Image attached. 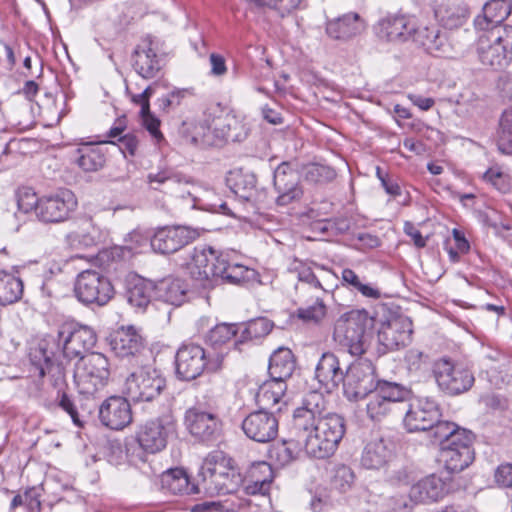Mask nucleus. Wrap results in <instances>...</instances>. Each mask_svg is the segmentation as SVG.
Segmentation results:
<instances>
[{
    "label": "nucleus",
    "mask_w": 512,
    "mask_h": 512,
    "mask_svg": "<svg viewBox=\"0 0 512 512\" xmlns=\"http://www.w3.org/2000/svg\"><path fill=\"white\" fill-rule=\"evenodd\" d=\"M328 401L325 396L317 391H310L305 395L302 406L295 409L292 421V431L307 429L318 420L330 415H338L332 413L328 409Z\"/></svg>",
    "instance_id": "obj_21"
},
{
    "label": "nucleus",
    "mask_w": 512,
    "mask_h": 512,
    "mask_svg": "<svg viewBox=\"0 0 512 512\" xmlns=\"http://www.w3.org/2000/svg\"><path fill=\"white\" fill-rule=\"evenodd\" d=\"M379 38L389 42H404L412 38L416 31V21L411 16L387 15L380 19L375 27Z\"/></svg>",
    "instance_id": "obj_25"
},
{
    "label": "nucleus",
    "mask_w": 512,
    "mask_h": 512,
    "mask_svg": "<svg viewBox=\"0 0 512 512\" xmlns=\"http://www.w3.org/2000/svg\"><path fill=\"white\" fill-rule=\"evenodd\" d=\"M74 292L85 305H106L114 295V288L104 274L97 270H84L77 275Z\"/></svg>",
    "instance_id": "obj_12"
},
{
    "label": "nucleus",
    "mask_w": 512,
    "mask_h": 512,
    "mask_svg": "<svg viewBox=\"0 0 512 512\" xmlns=\"http://www.w3.org/2000/svg\"><path fill=\"white\" fill-rule=\"evenodd\" d=\"M477 52L483 65L495 70L507 67L512 61V27L481 35Z\"/></svg>",
    "instance_id": "obj_10"
},
{
    "label": "nucleus",
    "mask_w": 512,
    "mask_h": 512,
    "mask_svg": "<svg viewBox=\"0 0 512 512\" xmlns=\"http://www.w3.org/2000/svg\"><path fill=\"white\" fill-rule=\"evenodd\" d=\"M294 369L295 361L290 349L280 347L270 356L268 373L271 380L285 383L291 377Z\"/></svg>",
    "instance_id": "obj_40"
},
{
    "label": "nucleus",
    "mask_w": 512,
    "mask_h": 512,
    "mask_svg": "<svg viewBox=\"0 0 512 512\" xmlns=\"http://www.w3.org/2000/svg\"><path fill=\"white\" fill-rule=\"evenodd\" d=\"M498 147L502 153L512 154V110L504 111L501 116Z\"/></svg>",
    "instance_id": "obj_52"
},
{
    "label": "nucleus",
    "mask_w": 512,
    "mask_h": 512,
    "mask_svg": "<svg viewBox=\"0 0 512 512\" xmlns=\"http://www.w3.org/2000/svg\"><path fill=\"white\" fill-rule=\"evenodd\" d=\"M429 432V437L432 439L434 443H438L440 449L444 447V444L448 442V440H452L453 436H462V433H467L466 429H462L458 427L455 423L448 421H438L427 430Z\"/></svg>",
    "instance_id": "obj_46"
},
{
    "label": "nucleus",
    "mask_w": 512,
    "mask_h": 512,
    "mask_svg": "<svg viewBox=\"0 0 512 512\" xmlns=\"http://www.w3.org/2000/svg\"><path fill=\"white\" fill-rule=\"evenodd\" d=\"M63 356L68 360L80 359L94 348L97 334L90 326L70 322L63 324L58 331Z\"/></svg>",
    "instance_id": "obj_14"
},
{
    "label": "nucleus",
    "mask_w": 512,
    "mask_h": 512,
    "mask_svg": "<svg viewBox=\"0 0 512 512\" xmlns=\"http://www.w3.org/2000/svg\"><path fill=\"white\" fill-rule=\"evenodd\" d=\"M227 183L236 195L249 200L256 189V176L243 168L234 169L229 172Z\"/></svg>",
    "instance_id": "obj_43"
},
{
    "label": "nucleus",
    "mask_w": 512,
    "mask_h": 512,
    "mask_svg": "<svg viewBox=\"0 0 512 512\" xmlns=\"http://www.w3.org/2000/svg\"><path fill=\"white\" fill-rule=\"evenodd\" d=\"M484 179L504 194L510 192L512 188L509 176L499 167L489 168L484 174Z\"/></svg>",
    "instance_id": "obj_58"
},
{
    "label": "nucleus",
    "mask_w": 512,
    "mask_h": 512,
    "mask_svg": "<svg viewBox=\"0 0 512 512\" xmlns=\"http://www.w3.org/2000/svg\"><path fill=\"white\" fill-rule=\"evenodd\" d=\"M412 332V322L408 317H392L382 323L378 331V341L387 350H397L410 343Z\"/></svg>",
    "instance_id": "obj_24"
},
{
    "label": "nucleus",
    "mask_w": 512,
    "mask_h": 512,
    "mask_svg": "<svg viewBox=\"0 0 512 512\" xmlns=\"http://www.w3.org/2000/svg\"><path fill=\"white\" fill-rule=\"evenodd\" d=\"M272 324L265 318H259L251 321L246 327V333L250 338H258L269 334Z\"/></svg>",
    "instance_id": "obj_62"
},
{
    "label": "nucleus",
    "mask_w": 512,
    "mask_h": 512,
    "mask_svg": "<svg viewBox=\"0 0 512 512\" xmlns=\"http://www.w3.org/2000/svg\"><path fill=\"white\" fill-rule=\"evenodd\" d=\"M256 8L275 9L283 17L297 9L302 0H244Z\"/></svg>",
    "instance_id": "obj_55"
},
{
    "label": "nucleus",
    "mask_w": 512,
    "mask_h": 512,
    "mask_svg": "<svg viewBox=\"0 0 512 512\" xmlns=\"http://www.w3.org/2000/svg\"><path fill=\"white\" fill-rule=\"evenodd\" d=\"M99 419L104 426L112 430L125 428L132 421L128 400L120 396L109 397L100 406Z\"/></svg>",
    "instance_id": "obj_27"
},
{
    "label": "nucleus",
    "mask_w": 512,
    "mask_h": 512,
    "mask_svg": "<svg viewBox=\"0 0 512 512\" xmlns=\"http://www.w3.org/2000/svg\"><path fill=\"white\" fill-rule=\"evenodd\" d=\"M412 392L396 382L379 381L373 391L363 399L366 401V412L372 421H381L390 414L403 412L406 402L411 400Z\"/></svg>",
    "instance_id": "obj_4"
},
{
    "label": "nucleus",
    "mask_w": 512,
    "mask_h": 512,
    "mask_svg": "<svg viewBox=\"0 0 512 512\" xmlns=\"http://www.w3.org/2000/svg\"><path fill=\"white\" fill-rule=\"evenodd\" d=\"M479 402L487 409L493 411H504L508 409L509 406V402L506 397L494 392L482 394L479 398Z\"/></svg>",
    "instance_id": "obj_60"
},
{
    "label": "nucleus",
    "mask_w": 512,
    "mask_h": 512,
    "mask_svg": "<svg viewBox=\"0 0 512 512\" xmlns=\"http://www.w3.org/2000/svg\"><path fill=\"white\" fill-rule=\"evenodd\" d=\"M510 10V5L505 0H492L484 5L483 14L475 18L474 25L482 31L502 32L500 25L509 16Z\"/></svg>",
    "instance_id": "obj_33"
},
{
    "label": "nucleus",
    "mask_w": 512,
    "mask_h": 512,
    "mask_svg": "<svg viewBox=\"0 0 512 512\" xmlns=\"http://www.w3.org/2000/svg\"><path fill=\"white\" fill-rule=\"evenodd\" d=\"M73 159L85 172H96L106 163V152L99 144L82 143L73 153Z\"/></svg>",
    "instance_id": "obj_36"
},
{
    "label": "nucleus",
    "mask_w": 512,
    "mask_h": 512,
    "mask_svg": "<svg viewBox=\"0 0 512 512\" xmlns=\"http://www.w3.org/2000/svg\"><path fill=\"white\" fill-rule=\"evenodd\" d=\"M163 486L172 494L190 495L202 490L200 481L198 484L190 483L189 476L182 468H175L168 471L162 477Z\"/></svg>",
    "instance_id": "obj_42"
},
{
    "label": "nucleus",
    "mask_w": 512,
    "mask_h": 512,
    "mask_svg": "<svg viewBox=\"0 0 512 512\" xmlns=\"http://www.w3.org/2000/svg\"><path fill=\"white\" fill-rule=\"evenodd\" d=\"M405 362L411 374L418 377L425 376L430 370L432 371V364L430 357L416 349L409 350L405 355Z\"/></svg>",
    "instance_id": "obj_50"
},
{
    "label": "nucleus",
    "mask_w": 512,
    "mask_h": 512,
    "mask_svg": "<svg viewBox=\"0 0 512 512\" xmlns=\"http://www.w3.org/2000/svg\"><path fill=\"white\" fill-rule=\"evenodd\" d=\"M156 299L174 306H180L186 300L188 286L177 277H166L155 283Z\"/></svg>",
    "instance_id": "obj_38"
},
{
    "label": "nucleus",
    "mask_w": 512,
    "mask_h": 512,
    "mask_svg": "<svg viewBox=\"0 0 512 512\" xmlns=\"http://www.w3.org/2000/svg\"><path fill=\"white\" fill-rule=\"evenodd\" d=\"M391 458V443L376 436L365 444L361 455V465L366 469L379 470L384 468Z\"/></svg>",
    "instance_id": "obj_32"
},
{
    "label": "nucleus",
    "mask_w": 512,
    "mask_h": 512,
    "mask_svg": "<svg viewBox=\"0 0 512 512\" xmlns=\"http://www.w3.org/2000/svg\"><path fill=\"white\" fill-rule=\"evenodd\" d=\"M286 389V383L282 381L266 380L259 385L255 402L260 410L279 414L286 407V402L283 401Z\"/></svg>",
    "instance_id": "obj_30"
},
{
    "label": "nucleus",
    "mask_w": 512,
    "mask_h": 512,
    "mask_svg": "<svg viewBox=\"0 0 512 512\" xmlns=\"http://www.w3.org/2000/svg\"><path fill=\"white\" fill-rule=\"evenodd\" d=\"M366 28L364 19L356 12H348L326 21L325 31L329 38L347 42L360 35Z\"/></svg>",
    "instance_id": "obj_28"
},
{
    "label": "nucleus",
    "mask_w": 512,
    "mask_h": 512,
    "mask_svg": "<svg viewBox=\"0 0 512 512\" xmlns=\"http://www.w3.org/2000/svg\"><path fill=\"white\" fill-rule=\"evenodd\" d=\"M165 387L166 379L162 372L152 365H144L126 378L123 393L133 402H151Z\"/></svg>",
    "instance_id": "obj_9"
},
{
    "label": "nucleus",
    "mask_w": 512,
    "mask_h": 512,
    "mask_svg": "<svg viewBox=\"0 0 512 512\" xmlns=\"http://www.w3.org/2000/svg\"><path fill=\"white\" fill-rule=\"evenodd\" d=\"M342 281L344 285H347L353 291L361 293L364 297L372 299H379L381 297V292L378 288L363 283L352 269L346 268L342 271Z\"/></svg>",
    "instance_id": "obj_48"
},
{
    "label": "nucleus",
    "mask_w": 512,
    "mask_h": 512,
    "mask_svg": "<svg viewBox=\"0 0 512 512\" xmlns=\"http://www.w3.org/2000/svg\"><path fill=\"white\" fill-rule=\"evenodd\" d=\"M77 206V198L71 190L59 189L40 197L37 217L44 223H61L69 219Z\"/></svg>",
    "instance_id": "obj_15"
},
{
    "label": "nucleus",
    "mask_w": 512,
    "mask_h": 512,
    "mask_svg": "<svg viewBox=\"0 0 512 512\" xmlns=\"http://www.w3.org/2000/svg\"><path fill=\"white\" fill-rule=\"evenodd\" d=\"M346 431L345 420L341 415H330L318 420L307 429L293 431L303 443L308 456L325 459L337 450Z\"/></svg>",
    "instance_id": "obj_2"
},
{
    "label": "nucleus",
    "mask_w": 512,
    "mask_h": 512,
    "mask_svg": "<svg viewBox=\"0 0 512 512\" xmlns=\"http://www.w3.org/2000/svg\"><path fill=\"white\" fill-rule=\"evenodd\" d=\"M235 466L233 460L228 457L221 450H214L210 452L203 461L199 472L200 485L205 483V480L214 479L225 471H229Z\"/></svg>",
    "instance_id": "obj_41"
},
{
    "label": "nucleus",
    "mask_w": 512,
    "mask_h": 512,
    "mask_svg": "<svg viewBox=\"0 0 512 512\" xmlns=\"http://www.w3.org/2000/svg\"><path fill=\"white\" fill-rule=\"evenodd\" d=\"M184 424L197 440L211 442L222 433L223 422L218 409L207 402H196L184 414Z\"/></svg>",
    "instance_id": "obj_8"
},
{
    "label": "nucleus",
    "mask_w": 512,
    "mask_h": 512,
    "mask_svg": "<svg viewBox=\"0 0 512 512\" xmlns=\"http://www.w3.org/2000/svg\"><path fill=\"white\" fill-rule=\"evenodd\" d=\"M236 334V325L226 323L218 324L209 330L206 335V342L217 349L229 342Z\"/></svg>",
    "instance_id": "obj_51"
},
{
    "label": "nucleus",
    "mask_w": 512,
    "mask_h": 512,
    "mask_svg": "<svg viewBox=\"0 0 512 512\" xmlns=\"http://www.w3.org/2000/svg\"><path fill=\"white\" fill-rule=\"evenodd\" d=\"M449 492V484L441 477L431 474L412 485L409 497L416 503H430L442 499Z\"/></svg>",
    "instance_id": "obj_29"
},
{
    "label": "nucleus",
    "mask_w": 512,
    "mask_h": 512,
    "mask_svg": "<svg viewBox=\"0 0 512 512\" xmlns=\"http://www.w3.org/2000/svg\"><path fill=\"white\" fill-rule=\"evenodd\" d=\"M354 473L352 469L346 465H340L335 469V473L331 480V485L337 491L347 492L354 483Z\"/></svg>",
    "instance_id": "obj_56"
},
{
    "label": "nucleus",
    "mask_w": 512,
    "mask_h": 512,
    "mask_svg": "<svg viewBox=\"0 0 512 512\" xmlns=\"http://www.w3.org/2000/svg\"><path fill=\"white\" fill-rule=\"evenodd\" d=\"M302 174L306 181L315 184L329 183L336 177V171L333 168L317 163L303 166Z\"/></svg>",
    "instance_id": "obj_49"
},
{
    "label": "nucleus",
    "mask_w": 512,
    "mask_h": 512,
    "mask_svg": "<svg viewBox=\"0 0 512 512\" xmlns=\"http://www.w3.org/2000/svg\"><path fill=\"white\" fill-rule=\"evenodd\" d=\"M138 136L134 133H127L118 138L117 141H104V143L118 145L120 151L126 156L128 153L130 156H134L139 146Z\"/></svg>",
    "instance_id": "obj_61"
},
{
    "label": "nucleus",
    "mask_w": 512,
    "mask_h": 512,
    "mask_svg": "<svg viewBox=\"0 0 512 512\" xmlns=\"http://www.w3.org/2000/svg\"><path fill=\"white\" fill-rule=\"evenodd\" d=\"M198 236L196 230L187 226H164L154 232L150 244L154 252L167 255L179 251Z\"/></svg>",
    "instance_id": "obj_20"
},
{
    "label": "nucleus",
    "mask_w": 512,
    "mask_h": 512,
    "mask_svg": "<svg viewBox=\"0 0 512 512\" xmlns=\"http://www.w3.org/2000/svg\"><path fill=\"white\" fill-rule=\"evenodd\" d=\"M159 42L147 36L136 46L131 63L134 71L144 79L155 78L161 71L162 59L159 56Z\"/></svg>",
    "instance_id": "obj_22"
},
{
    "label": "nucleus",
    "mask_w": 512,
    "mask_h": 512,
    "mask_svg": "<svg viewBox=\"0 0 512 512\" xmlns=\"http://www.w3.org/2000/svg\"><path fill=\"white\" fill-rule=\"evenodd\" d=\"M406 406L403 423L408 432L427 431L441 417L438 403L430 397L415 398Z\"/></svg>",
    "instance_id": "obj_19"
},
{
    "label": "nucleus",
    "mask_w": 512,
    "mask_h": 512,
    "mask_svg": "<svg viewBox=\"0 0 512 512\" xmlns=\"http://www.w3.org/2000/svg\"><path fill=\"white\" fill-rule=\"evenodd\" d=\"M297 453V446L294 441H278L270 446L268 456L279 466H285L292 462Z\"/></svg>",
    "instance_id": "obj_47"
},
{
    "label": "nucleus",
    "mask_w": 512,
    "mask_h": 512,
    "mask_svg": "<svg viewBox=\"0 0 512 512\" xmlns=\"http://www.w3.org/2000/svg\"><path fill=\"white\" fill-rule=\"evenodd\" d=\"M23 281L15 275L0 270V305L18 302L23 295Z\"/></svg>",
    "instance_id": "obj_45"
},
{
    "label": "nucleus",
    "mask_w": 512,
    "mask_h": 512,
    "mask_svg": "<svg viewBox=\"0 0 512 512\" xmlns=\"http://www.w3.org/2000/svg\"><path fill=\"white\" fill-rule=\"evenodd\" d=\"M432 9L435 20L445 30L463 27L470 17L468 7L454 0H433Z\"/></svg>",
    "instance_id": "obj_26"
},
{
    "label": "nucleus",
    "mask_w": 512,
    "mask_h": 512,
    "mask_svg": "<svg viewBox=\"0 0 512 512\" xmlns=\"http://www.w3.org/2000/svg\"><path fill=\"white\" fill-rule=\"evenodd\" d=\"M57 400L59 407L70 415L73 423L78 426H81L78 411L73 401L64 390H62L61 392L58 391Z\"/></svg>",
    "instance_id": "obj_63"
},
{
    "label": "nucleus",
    "mask_w": 512,
    "mask_h": 512,
    "mask_svg": "<svg viewBox=\"0 0 512 512\" xmlns=\"http://www.w3.org/2000/svg\"><path fill=\"white\" fill-rule=\"evenodd\" d=\"M248 480L262 481V483L271 484L273 481V470L269 463L259 461L252 463L246 472Z\"/></svg>",
    "instance_id": "obj_59"
},
{
    "label": "nucleus",
    "mask_w": 512,
    "mask_h": 512,
    "mask_svg": "<svg viewBox=\"0 0 512 512\" xmlns=\"http://www.w3.org/2000/svg\"><path fill=\"white\" fill-rule=\"evenodd\" d=\"M110 346L116 356L126 358L137 355L144 348V340L133 326L121 327L112 335Z\"/></svg>",
    "instance_id": "obj_31"
},
{
    "label": "nucleus",
    "mask_w": 512,
    "mask_h": 512,
    "mask_svg": "<svg viewBox=\"0 0 512 512\" xmlns=\"http://www.w3.org/2000/svg\"><path fill=\"white\" fill-rule=\"evenodd\" d=\"M273 188L277 194L275 198L277 206H288L301 200L304 191L296 163L282 162L277 166L273 175Z\"/></svg>",
    "instance_id": "obj_17"
},
{
    "label": "nucleus",
    "mask_w": 512,
    "mask_h": 512,
    "mask_svg": "<svg viewBox=\"0 0 512 512\" xmlns=\"http://www.w3.org/2000/svg\"><path fill=\"white\" fill-rule=\"evenodd\" d=\"M496 482L506 488H512V464L500 465L495 473Z\"/></svg>",
    "instance_id": "obj_64"
},
{
    "label": "nucleus",
    "mask_w": 512,
    "mask_h": 512,
    "mask_svg": "<svg viewBox=\"0 0 512 512\" xmlns=\"http://www.w3.org/2000/svg\"><path fill=\"white\" fill-rule=\"evenodd\" d=\"M241 427L249 439L258 443H268L278 434V414L260 409L253 411L243 419Z\"/></svg>",
    "instance_id": "obj_23"
},
{
    "label": "nucleus",
    "mask_w": 512,
    "mask_h": 512,
    "mask_svg": "<svg viewBox=\"0 0 512 512\" xmlns=\"http://www.w3.org/2000/svg\"><path fill=\"white\" fill-rule=\"evenodd\" d=\"M432 374L438 388L449 396H458L469 391L475 382L472 371L447 357L433 362Z\"/></svg>",
    "instance_id": "obj_11"
},
{
    "label": "nucleus",
    "mask_w": 512,
    "mask_h": 512,
    "mask_svg": "<svg viewBox=\"0 0 512 512\" xmlns=\"http://www.w3.org/2000/svg\"><path fill=\"white\" fill-rule=\"evenodd\" d=\"M222 362V353L211 355L200 345L185 344L177 350L175 356L176 375L181 380L191 381L199 377L205 369L210 372L218 371Z\"/></svg>",
    "instance_id": "obj_6"
},
{
    "label": "nucleus",
    "mask_w": 512,
    "mask_h": 512,
    "mask_svg": "<svg viewBox=\"0 0 512 512\" xmlns=\"http://www.w3.org/2000/svg\"><path fill=\"white\" fill-rule=\"evenodd\" d=\"M173 431V423L168 418H156L145 422L138 427L136 442L126 444V457L134 462L136 459L145 461L144 452L155 454L162 451Z\"/></svg>",
    "instance_id": "obj_5"
},
{
    "label": "nucleus",
    "mask_w": 512,
    "mask_h": 512,
    "mask_svg": "<svg viewBox=\"0 0 512 512\" xmlns=\"http://www.w3.org/2000/svg\"><path fill=\"white\" fill-rule=\"evenodd\" d=\"M188 270L191 278L204 288L218 279L240 284L249 280L253 272L244 265L231 263L227 252L217 251L206 245L194 248Z\"/></svg>",
    "instance_id": "obj_1"
},
{
    "label": "nucleus",
    "mask_w": 512,
    "mask_h": 512,
    "mask_svg": "<svg viewBox=\"0 0 512 512\" xmlns=\"http://www.w3.org/2000/svg\"><path fill=\"white\" fill-rule=\"evenodd\" d=\"M241 123L234 114L227 113L213 119L209 130L215 135L219 141H238L241 133Z\"/></svg>",
    "instance_id": "obj_44"
},
{
    "label": "nucleus",
    "mask_w": 512,
    "mask_h": 512,
    "mask_svg": "<svg viewBox=\"0 0 512 512\" xmlns=\"http://www.w3.org/2000/svg\"><path fill=\"white\" fill-rule=\"evenodd\" d=\"M289 270L297 276L298 284L295 288L300 296L308 290L312 291L313 295H325L332 285V280L337 278L330 269L322 265L297 259L290 264Z\"/></svg>",
    "instance_id": "obj_13"
},
{
    "label": "nucleus",
    "mask_w": 512,
    "mask_h": 512,
    "mask_svg": "<svg viewBox=\"0 0 512 512\" xmlns=\"http://www.w3.org/2000/svg\"><path fill=\"white\" fill-rule=\"evenodd\" d=\"M16 201L19 211L28 213L35 210L37 213L40 198L37 197L36 193L31 188L23 187L18 189L16 192Z\"/></svg>",
    "instance_id": "obj_57"
},
{
    "label": "nucleus",
    "mask_w": 512,
    "mask_h": 512,
    "mask_svg": "<svg viewBox=\"0 0 512 512\" xmlns=\"http://www.w3.org/2000/svg\"><path fill=\"white\" fill-rule=\"evenodd\" d=\"M412 39L423 46L430 54H443L448 51L449 44L445 33L436 26L418 27L413 32Z\"/></svg>",
    "instance_id": "obj_37"
},
{
    "label": "nucleus",
    "mask_w": 512,
    "mask_h": 512,
    "mask_svg": "<svg viewBox=\"0 0 512 512\" xmlns=\"http://www.w3.org/2000/svg\"><path fill=\"white\" fill-rule=\"evenodd\" d=\"M154 298L156 299L154 282L142 277H134L128 281L126 299L137 312H144Z\"/></svg>",
    "instance_id": "obj_35"
},
{
    "label": "nucleus",
    "mask_w": 512,
    "mask_h": 512,
    "mask_svg": "<svg viewBox=\"0 0 512 512\" xmlns=\"http://www.w3.org/2000/svg\"><path fill=\"white\" fill-rule=\"evenodd\" d=\"M315 302L307 307L299 308L297 310V316L304 322L318 323L326 315V306L324 304L322 295H313Z\"/></svg>",
    "instance_id": "obj_54"
},
{
    "label": "nucleus",
    "mask_w": 512,
    "mask_h": 512,
    "mask_svg": "<svg viewBox=\"0 0 512 512\" xmlns=\"http://www.w3.org/2000/svg\"><path fill=\"white\" fill-rule=\"evenodd\" d=\"M243 482V477L236 467L225 471L214 479L205 480L201 484L202 490L209 495L231 494L238 491Z\"/></svg>",
    "instance_id": "obj_39"
},
{
    "label": "nucleus",
    "mask_w": 512,
    "mask_h": 512,
    "mask_svg": "<svg viewBox=\"0 0 512 512\" xmlns=\"http://www.w3.org/2000/svg\"><path fill=\"white\" fill-rule=\"evenodd\" d=\"M345 396L349 400H359L376 387L375 367L368 359H360L351 364L342 381Z\"/></svg>",
    "instance_id": "obj_16"
},
{
    "label": "nucleus",
    "mask_w": 512,
    "mask_h": 512,
    "mask_svg": "<svg viewBox=\"0 0 512 512\" xmlns=\"http://www.w3.org/2000/svg\"><path fill=\"white\" fill-rule=\"evenodd\" d=\"M315 376L327 391L336 389L344 379V372L336 355L331 352L323 353L316 366Z\"/></svg>",
    "instance_id": "obj_34"
},
{
    "label": "nucleus",
    "mask_w": 512,
    "mask_h": 512,
    "mask_svg": "<svg viewBox=\"0 0 512 512\" xmlns=\"http://www.w3.org/2000/svg\"><path fill=\"white\" fill-rule=\"evenodd\" d=\"M44 364L40 365V375H49L53 385L61 392L65 386V371L61 364L55 363L51 357L43 352Z\"/></svg>",
    "instance_id": "obj_53"
},
{
    "label": "nucleus",
    "mask_w": 512,
    "mask_h": 512,
    "mask_svg": "<svg viewBox=\"0 0 512 512\" xmlns=\"http://www.w3.org/2000/svg\"><path fill=\"white\" fill-rule=\"evenodd\" d=\"M372 324L366 311H350L336 321L333 340L352 356H361L370 345Z\"/></svg>",
    "instance_id": "obj_3"
},
{
    "label": "nucleus",
    "mask_w": 512,
    "mask_h": 512,
    "mask_svg": "<svg viewBox=\"0 0 512 512\" xmlns=\"http://www.w3.org/2000/svg\"><path fill=\"white\" fill-rule=\"evenodd\" d=\"M474 436L469 431L462 436H453L440 449V459L445 469L450 473H459L466 469L474 460L472 447Z\"/></svg>",
    "instance_id": "obj_18"
},
{
    "label": "nucleus",
    "mask_w": 512,
    "mask_h": 512,
    "mask_svg": "<svg viewBox=\"0 0 512 512\" xmlns=\"http://www.w3.org/2000/svg\"><path fill=\"white\" fill-rule=\"evenodd\" d=\"M109 376L108 358L101 353H89L75 364L73 378L78 392L82 395H95L107 385Z\"/></svg>",
    "instance_id": "obj_7"
}]
</instances>
